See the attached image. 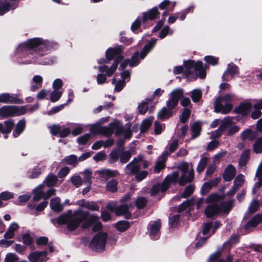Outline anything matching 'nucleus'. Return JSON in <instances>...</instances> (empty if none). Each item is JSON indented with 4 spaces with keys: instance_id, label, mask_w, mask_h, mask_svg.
Returning a JSON list of instances; mask_svg holds the SVG:
<instances>
[{
    "instance_id": "54",
    "label": "nucleus",
    "mask_w": 262,
    "mask_h": 262,
    "mask_svg": "<svg viewBox=\"0 0 262 262\" xmlns=\"http://www.w3.org/2000/svg\"><path fill=\"white\" fill-rule=\"evenodd\" d=\"M146 199L144 197L141 196L137 199L136 202V205L138 209H141L146 205Z\"/></svg>"
},
{
    "instance_id": "18",
    "label": "nucleus",
    "mask_w": 262,
    "mask_h": 262,
    "mask_svg": "<svg viewBox=\"0 0 262 262\" xmlns=\"http://www.w3.org/2000/svg\"><path fill=\"white\" fill-rule=\"evenodd\" d=\"M14 123L13 120H9L0 123V132L4 134L5 138L8 137V134H10L13 128Z\"/></svg>"
},
{
    "instance_id": "53",
    "label": "nucleus",
    "mask_w": 262,
    "mask_h": 262,
    "mask_svg": "<svg viewBox=\"0 0 262 262\" xmlns=\"http://www.w3.org/2000/svg\"><path fill=\"white\" fill-rule=\"evenodd\" d=\"M106 158V155L104 151H100L97 153L94 157L93 159L97 162L104 161Z\"/></svg>"
},
{
    "instance_id": "51",
    "label": "nucleus",
    "mask_w": 262,
    "mask_h": 262,
    "mask_svg": "<svg viewBox=\"0 0 262 262\" xmlns=\"http://www.w3.org/2000/svg\"><path fill=\"white\" fill-rule=\"evenodd\" d=\"M213 181L206 182L202 188V193L206 194L215 184H213Z\"/></svg>"
},
{
    "instance_id": "64",
    "label": "nucleus",
    "mask_w": 262,
    "mask_h": 262,
    "mask_svg": "<svg viewBox=\"0 0 262 262\" xmlns=\"http://www.w3.org/2000/svg\"><path fill=\"white\" fill-rule=\"evenodd\" d=\"M148 108V105L146 102H142L138 106V111L140 114H145Z\"/></svg>"
},
{
    "instance_id": "59",
    "label": "nucleus",
    "mask_w": 262,
    "mask_h": 262,
    "mask_svg": "<svg viewBox=\"0 0 262 262\" xmlns=\"http://www.w3.org/2000/svg\"><path fill=\"white\" fill-rule=\"evenodd\" d=\"M117 181H108L106 184V189L110 191L115 192L117 190Z\"/></svg>"
},
{
    "instance_id": "28",
    "label": "nucleus",
    "mask_w": 262,
    "mask_h": 262,
    "mask_svg": "<svg viewBox=\"0 0 262 262\" xmlns=\"http://www.w3.org/2000/svg\"><path fill=\"white\" fill-rule=\"evenodd\" d=\"M257 136L256 132H253L250 129H246L242 132L241 134V139L243 141L249 140L253 141Z\"/></svg>"
},
{
    "instance_id": "16",
    "label": "nucleus",
    "mask_w": 262,
    "mask_h": 262,
    "mask_svg": "<svg viewBox=\"0 0 262 262\" xmlns=\"http://www.w3.org/2000/svg\"><path fill=\"white\" fill-rule=\"evenodd\" d=\"M231 121L229 118H224L221 120V125L219 128L211 133V138H216L220 137L223 131L226 129L227 127L230 124Z\"/></svg>"
},
{
    "instance_id": "17",
    "label": "nucleus",
    "mask_w": 262,
    "mask_h": 262,
    "mask_svg": "<svg viewBox=\"0 0 262 262\" xmlns=\"http://www.w3.org/2000/svg\"><path fill=\"white\" fill-rule=\"evenodd\" d=\"M46 251L34 252L28 256V259L31 262H45L48 260Z\"/></svg>"
},
{
    "instance_id": "55",
    "label": "nucleus",
    "mask_w": 262,
    "mask_h": 262,
    "mask_svg": "<svg viewBox=\"0 0 262 262\" xmlns=\"http://www.w3.org/2000/svg\"><path fill=\"white\" fill-rule=\"evenodd\" d=\"M259 205V201L257 200H253L250 204L248 208V210L250 212L253 213L255 212Z\"/></svg>"
},
{
    "instance_id": "31",
    "label": "nucleus",
    "mask_w": 262,
    "mask_h": 262,
    "mask_svg": "<svg viewBox=\"0 0 262 262\" xmlns=\"http://www.w3.org/2000/svg\"><path fill=\"white\" fill-rule=\"evenodd\" d=\"M118 61L117 60H115L114 63L112 64V66L110 67V68L107 69V68L106 66H100L99 67V70L101 72H104L106 71V74L107 76L110 77L112 76L113 73L115 72V71L117 69V68L118 67Z\"/></svg>"
},
{
    "instance_id": "14",
    "label": "nucleus",
    "mask_w": 262,
    "mask_h": 262,
    "mask_svg": "<svg viewBox=\"0 0 262 262\" xmlns=\"http://www.w3.org/2000/svg\"><path fill=\"white\" fill-rule=\"evenodd\" d=\"M140 167L137 158L127 164L124 169V172L128 175H135L140 170Z\"/></svg>"
},
{
    "instance_id": "62",
    "label": "nucleus",
    "mask_w": 262,
    "mask_h": 262,
    "mask_svg": "<svg viewBox=\"0 0 262 262\" xmlns=\"http://www.w3.org/2000/svg\"><path fill=\"white\" fill-rule=\"evenodd\" d=\"M90 137V134H85L84 135L79 137L77 139V142L80 144L84 145L88 142Z\"/></svg>"
},
{
    "instance_id": "47",
    "label": "nucleus",
    "mask_w": 262,
    "mask_h": 262,
    "mask_svg": "<svg viewBox=\"0 0 262 262\" xmlns=\"http://www.w3.org/2000/svg\"><path fill=\"white\" fill-rule=\"evenodd\" d=\"M175 2L171 3L168 0H164L159 4V7L161 9H164L170 6L171 8L169 9V10L172 11L175 6Z\"/></svg>"
},
{
    "instance_id": "42",
    "label": "nucleus",
    "mask_w": 262,
    "mask_h": 262,
    "mask_svg": "<svg viewBox=\"0 0 262 262\" xmlns=\"http://www.w3.org/2000/svg\"><path fill=\"white\" fill-rule=\"evenodd\" d=\"M80 205L84 207L91 210L95 211L99 210V207L95 202H83Z\"/></svg>"
},
{
    "instance_id": "57",
    "label": "nucleus",
    "mask_w": 262,
    "mask_h": 262,
    "mask_svg": "<svg viewBox=\"0 0 262 262\" xmlns=\"http://www.w3.org/2000/svg\"><path fill=\"white\" fill-rule=\"evenodd\" d=\"M190 115V111L188 108L184 109L180 117L182 122H185L189 118Z\"/></svg>"
},
{
    "instance_id": "25",
    "label": "nucleus",
    "mask_w": 262,
    "mask_h": 262,
    "mask_svg": "<svg viewBox=\"0 0 262 262\" xmlns=\"http://www.w3.org/2000/svg\"><path fill=\"white\" fill-rule=\"evenodd\" d=\"M236 174L235 167L232 165H229L225 168L223 178L224 180H232Z\"/></svg>"
},
{
    "instance_id": "46",
    "label": "nucleus",
    "mask_w": 262,
    "mask_h": 262,
    "mask_svg": "<svg viewBox=\"0 0 262 262\" xmlns=\"http://www.w3.org/2000/svg\"><path fill=\"white\" fill-rule=\"evenodd\" d=\"M63 93V91H58L54 90L50 95V100L53 102H55L58 101L61 97Z\"/></svg>"
},
{
    "instance_id": "36",
    "label": "nucleus",
    "mask_w": 262,
    "mask_h": 262,
    "mask_svg": "<svg viewBox=\"0 0 262 262\" xmlns=\"http://www.w3.org/2000/svg\"><path fill=\"white\" fill-rule=\"evenodd\" d=\"M172 115L171 110H169L167 107H163L158 113V117L160 119L165 120L168 119Z\"/></svg>"
},
{
    "instance_id": "41",
    "label": "nucleus",
    "mask_w": 262,
    "mask_h": 262,
    "mask_svg": "<svg viewBox=\"0 0 262 262\" xmlns=\"http://www.w3.org/2000/svg\"><path fill=\"white\" fill-rule=\"evenodd\" d=\"M63 161L66 163H67L69 165H72L74 166H75L78 163L77 157L74 155H72L66 157L63 159Z\"/></svg>"
},
{
    "instance_id": "58",
    "label": "nucleus",
    "mask_w": 262,
    "mask_h": 262,
    "mask_svg": "<svg viewBox=\"0 0 262 262\" xmlns=\"http://www.w3.org/2000/svg\"><path fill=\"white\" fill-rule=\"evenodd\" d=\"M18 260L17 255L12 253H7L5 258V262H15Z\"/></svg>"
},
{
    "instance_id": "44",
    "label": "nucleus",
    "mask_w": 262,
    "mask_h": 262,
    "mask_svg": "<svg viewBox=\"0 0 262 262\" xmlns=\"http://www.w3.org/2000/svg\"><path fill=\"white\" fill-rule=\"evenodd\" d=\"M194 203V200L192 199L191 200H187L182 203L178 208V211L179 212H182L185 210L188 206H192Z\"/></svg>"
},
{
    "instance_id": "50",
    "label": "nucleus",
    "mask_w": 262,
    "mask_h": 262,
    "mask_svg": "<svg viewBox=\"0 0 262 262\" xmlns=\"http://www.w3.org/2000/svg\"><path fill=\"white\" fill-rule=\"evenodd\" d=\"M254 151L259 154L262 152V137L259 138L254 144Z\"/></svg>"
},
{
    "instance_id": "27",
    "label": "nucleus",
    "mask_w": 262,
    "mask_h": 262,
    "mask_svg": "<svg viewBox=\"0 0 262 262\" xmlns=\"http://www.w3.org/2000/svg\"><path fill=\"white\" fill-rule=\"evenodd\" d=\"M161 227V223L160 221H155L150 227V236L154 238H157L160 234V228Z\"/></svg>"
},
{
    "instance_id": "34",
    "label": "nucleus",
    "mask_w": 262,
    "mask_h": 262,
    "mask_svg": "<svg viewBox=\"0 0 262 262\" xmlns=\"http://www.w3.org/2000/svg\"><path fill=\"white\" fill-rule=\"evenodd\" d=\"M42 77L39 75H35L33 77V83L31 86V90L33 92L40 88L42 86Z\"/></svg>"
},
{
    "instance_id": "26",
    "label": "nucleus",
    "mask_w": 262,
    "mask_h": 262,
    "mask_svg": "<svg viewBox=\"0 0 262 262\" xmlns=\"http://www.w3.org/2000/svg\"><path fill=\"white\" fill-rule=\"evenodd\" d=\"M50 206L53 210L57 212L61 211L63 208V205L60 203V199L58 197L52 199L50 201Z\"/></svg>"
},
{
    "instance_id": "19",
    "label": "nucleus",
    "mask_w": 262,
    "mask_h": 262,
    "mask_svg": "<svg viewBox=\"0 0 262 262\" xmlns=\"http://www.w3.org/2000/svg\"><path fill=\"white\" fill-rule=\"evenodd\" d=\"M123 49L121 46H118L114 48H110L106 51V57L107 59L112 60L114 57H116L118 59L121 60L122 57L120 54Z\"/></svg>"
},
{
    "instance_id": "38",
    "label": "nucleus",
    "mask_w": 262,
    "mask_h": 262,
    "mask_svg": "<svg viewBox=\"0 0 262 262\" xmlns=\"http://www.w3.org/2000/svg\"><path fill=\"white\" fill-rule=\"evenodd\" d=\"M15 99L9 94L5 93L0 95V103H14Z\"/></svg>"
},
{
    "instance_id": "15",
    "label": "nucleus",
    "mask_w": 262,
    "mask_h": 262,
    "mask_svg": "<svg viewBox=\"0 0 262 262\" xmlns=\"http://www.w3.org/2000/svg\"><path fill=\"white\" fill-rule=\"evenodd\" d=\"M134 205L132 203L129 205L123 204L116 208L115 212L118 215H125V218L129 219L130 217V211Z\"/></svg>"
},
{
    "instance_id": "48",
    "label": "nucleus",
    "mask_w": 262,
    "mask_h": 262,
    "mask_svg": "<svg viewBox=\"0 0 262 262\" xmlns=\"http://www.w3.org/2000/svg\"><path fill=\"white\" fill-rule=\"evenodd\" d=\"M194 187L192 185H189L188 186H187L183 192V193L182 194L181 196L183 198H186L188 196H189L191 194H192V193L194 191Z\"/></svg>"
},
{
    "instance_id": "12",
    "label": "nucleus",
    "mask_w": 262,
    "mask_h": 262,
    "mask_svg": "<svg viewBox=\"0 0 262 262\" xmlns=\"http://www.w3.org/2000/svg\"><path fill=\"white\" fill-rule=\"evenodd\" d=\"M238 74V70L237 67L233 63H230L228 65V68L226 71L223 75V79L225 81H229L235 75Z\"/></svg>"
},
{
    "instance_id": "49",
    "label": "nucleus",
    "mask_w": 262,
    "mask_h": 262,
    "mask_svg": "<svg viewBox=\"0 0 262 262\" xmlns=\"http://www.w3.org/2000/svg\"><path fill=\"white\" fill-rule=\"evenodd\" d=\"M152 119H146L144 120L141 125V131L145 132L147 130L150 126L151 125Z\"/></svg>"
},
{
    "instance_id": "1",
    "label": "nucleus",
    "mask_w": 262,
    "mask_h": 262,
    "mask_svg": "<svg viewBox=\"0 0 262 262\" xmlns=\"http://www.w3.org/2000/svg\"><path fill=\"white\" fill-rule=\"evenodd\" d=\"M85 215L81 210H77L72 213L69 211L67 214H63L57 220L59 225L67 224L68 230L73 231L77 228Z\"/></svg>"
},
{
    "instance_id": "9",
    "label": "nucleus",
    "mask_w": 262,
    "mask_h": 262,
    "mask_svg": "<svg viewBox=\"0 0 262 262\" xmlns=\"http://www.w3.org/2000/svg\"><path fill=\"white\" fill-rule=\"evenodd\" d=\"M183 90L180 88L173 90L169 94V99L166 101V106L169 110H172L177 106L179 100L183 97Z\"/></svg>"
},
{
    "instance_id": "60",
    "label": "nucleus",
    "mask_w": 262,
    "mask_h": 262,
    "mask_svg": "<svg viewBox=\"0 0 262 262\" xmlns=\"http://www.w3.org/2000/svg\"><path fill=\"white\" fill-rule=\"evenodd\" d=\"M179 214L174 215L172 217L169 218V225L171 227H175L178 224L179 221Z\"/></svg>"
},
{
    "instance_id": "6",
    "label": "nucleus",
    "mask_w": 262,
    "mask_h": 262,
    "mask_svg": "<svg viewBox=\"0 0 262 262\" xmlns=\"http://www.w3.org/2000/svg\"><path fill=\"white\" fill-rule=\"evenodd\" d=\"M184 65V67L186 69L187 75L190 74L191 70L194 69L200 78L204 79L206 77V72L202 62L198 61L194 62V61L188 60L185 61Z\"/></svg>"
},
{
    "instance_id": "43",
    "label": "nucleus",
    "mask_w": 262,
    "mask_h": 262,
    "mask_svg": "<svg viewBox=\"0 0 262 262\" xmlns=\"http://www.w3.org/2000/svg\"><path fill=\"white\" fill-rule=\"evenodd\" d=\"M191 93V98L194 102H198L202 97V92L200 89H195Z\"/></svg>"
},
{
    "instance_id": "32",
    "label": "nucleus",
    "mask_w": 262,
    "mask_h": 262,
    "mask_svg": "<svg viewBox=\"0 0 262 262\" xmlns=\"http://www.w3.org/2000/svg\"><path fill=\"white\" fill-rule=\"evenodd\" d=\"M262 223L261 215L257 214L250 220L246 225L245 228L249 229L251 227H255L259 223Z\"/></svg>"
},
{
    "instance_id": "63",
    "label": "nucleus",
    "mask_w": 262,
    "mask_h": 262,
    "mask_svg": "<svg viewBox=\"0 0 262 262\" xmlns=\"http://www.w3.org/2000/svg\"><path fill=\"white\" fill-rule=\"evenodd\" d=\"M140 167L142 165L143 168H147L149 165V162L144 159V157L142 156H139L137 157Z\"/></svg>"
},
{
    "instance_id": "22",
    "label": "nucleus",
    "mask_w": 262,
    "mask_h": 262,
    "mask_svg": "<svg viewBox=\"0 0 262 262\" xmlns=\"http://www.w3.org/2000/svg\"><path fill=\"white\" fill-rule=\"evenodd\" d=\"M205 214L207 217H212L219 214V207L216 204H211L207 206L205 210Z\"/></svg>"
},
{
    "instance_id": "61",
    "label": "nucleus",
    "mask_w": 262,
    "mask_h": 262,
    "mask_svg": "<svg viewBox=\"0 0 262 262\" xmlns=\"http://www.w3.org/2000/svg\"><path fill=\"white\" fill-rule=\"evenodd\" d=\"M131 157L130 152L126 151L123 152L120 156V161L123 163H125L129 161Z\"/></svg>"
},
{
    "instance_id": "20",
    "label": "nucleus",
    "mask_w": 262,
    "mask_h": 262,
    "mask_svg": "<svg viewBox=\"0 0 262 262\" xmlns=\"http://www.w3.org/2000/svg\"><path fill=\"white\" fill-rule=\"evenodd\" d=\"M168 155L167 151H164L159 157L158 161L155 164L154 171L156 173H158L160 171L163 169L165 166V162L167 157Z\"/></svg>"
},
{
    "instance_id": "11",
    "label": "nucleus",
    "mask_w": 262,
    "mask_h": 262,
    "mask_svg": "<svg viewBox=\"0 0 262 262\" xmlns=\"http://www.w3.org/2000/svg\"><path fill=\"white\" fill-rule=\"evenodd\" d=\"M99 217L95 214H92L89 217L88 221L86 223H83L82 225L83 228H86L90 227L92 224H94L92 228V230L94 232H96L101 229L102 224L100 222H98Z\"/></svg>"
},
{
    "instance_id": "33",
    "label": "nucleus",
    "mask_w": 262,
    "mask_h": 262,
    "mask_svg": "<svg viewBox=\"0 0 262 262\" xmlns=\"http://www.w3.org/2000/svg\"><path fill=\"white\" fill-rule=\"evenodd\" d=\"M26 127V122L24 120H20L16 125L15 128L13 132V136L16 138L24 130Z\"/></svg>"
},
{
    "instance_id": "4",
    "label": "nucleus",
    "mask_w": 262,
    "mask_h": 262,
    "mask_svg": "<svg viewBox=\"0 0 262 262\" xmlns=\"http://www.w3.org/2000/svg\"><path fill=\"white\" fill-rule=\"evenodd\" d=\"M233 95L227 94L224 97H219L214 102V110L216 113L224 114L229 113L232 109L233 105L229 103L233 99Z\"/></svg>"
},
{
    "instance_id": "52",
    "label": "nucleus",
    "mask_w": 262,
    "mask_h": 262,
    "mask_svg": "<svg viewBox=\"0 0 262 262\" xmlns=\"http://www.w3.org/2000/svg\"><path fill=\"white\" fill-rule=\"evenodd\" d=\"M220 199V196L216 194H211L208 196L206 200L207 203L215 204V202L218 201Z\"/></svg>"
},
{
    "instance_id": "56",
    "label": "nucleus",
    "mask_w": 262,
    "mask_h": 262,
    "mask_svg": "<svg viewBox=\"0 0 262 262\" xmlns=\"http://www.w3.org/2000/svg\"><path fill=\"white\" fill-rule=\"evenodd\" d=\"M119 157V151L117 150H113L110 154V162L111 163L115 162L118 159Z\"/></svg>"
},
{
    "instance_id": "13",
    "label": "nucleus",
    "mask_w": 262,
    "mask_h": 262,
    "mask_svg": "<svg viewBox=\"0 0 262 262\" xmlns=\"http://www.w3.org/2000/svg\"><path fill=\"white\" fill-rule=\"evenodd\" d=\"M95 174H98L100 178L110 179L117 178L119 173L116 170L103 169L96 171Z\"/></svg>"
},
{
    "instance_id": "23",
    "label": "nucleus",
    "mask_w": 262,
    "mask_h": 262,
    "mask_svg": "<svg viewBox=\"0 0 262 262\" xmlns=\"http://www.w3.org/2000/svg\"><path fill=\"white\" fill-rule=\"evenodd\" d=\"M159 14L160 13L158 10V8L157 7L153 8L150 10L147 11L146 13H144L143 16V21L145 22L149 20H152L157 18Z\"/></svg>"
},
{
    "instance_id": "3",
    "label": "nucleus",
    "mask_w": 262,
    "mask_h": 262,
    "mask_svg": "<svg viewBox=\"0 0 262 262\" xmlns=\"http://www.w3.org/2000/svg\"><path fill=\"white\" fill-rule=\"evenodd\" d=\"M156 42V39L152 38L149 43L146 45L143 50L141 52L140 57L139 52H137L134 53L130 60H126L121 64L120 68L124 69L127 64L130 67H134L137 66L141 59H143L147 54L149 51L154 47Z\"/></svg>"
},
{
    "instance_id": "24",
    "label": "nucleus",
    "mask_w": 262,
    "mask_h": 262,
    "mask_svg": "<svg viewBox=\"0 0 262 262\" xmlns=\"http://www.w3.org/2000/svg\"><path fill=\"white\" fill-rule=\"evenodd\" d=\"M169 181H163V183L154 185L150 190L151 195L156 194L160 190L164 191L169 187Z\"/></svg>"
},
{
    "instance_id": "30",
    "label": "nucleus",
    "mask_w": 262,
    "mask_h": 262,
    "mask_svg": "<svg viewBox=\"0 0 262 262\" xmlns=\"http://www.w3.org/2000/svg\"><path fill=\"white\" fill-rule=\"evenodd\" d=\"M191 131L192 132L191 139H193L198 137L202 130L201 125L200 122L196 121L190 125Z\"/></svg>"
},
{
    "instance_id": "40",
    "label": "nucleus",
    "mask_w": 262,
    "mask_h": 262,
    "mask_svg": "<svg viewBox=\"0 0 262 262\" xmlns=\"http://www.w3.org/2000/svg\"><path fill=\"white\" fill-rule=\"evenodd\" d=\"M129 227V223L125 221H119L116 224V228L120 232H123L126 230Z\"/></svg>"
},
{
    "instance_id": "37",
    "label": "nucleus",
    "mask_w": 262,
    "mask_h": 262,
    "mask_svg": "<svg viewBox=\"0 0 262 262\" xmlns=\"http://www.w3.org/2000/svg\"><path fill=\"white\" fill-rule=\"evenodd\" d=\"M225 118H229L230 119L231 123L229 126L227 127L226 129L228 130V135L229 136H232L235 133H237L239 129V127L237 125H233V118L230 117H227Z\"/></svg>"
},
{
    "instance_id": "5",
    "label": "nucleus",
    "mask_w": 262,
    "mask_h": 262,
    "mask_svg": "<svg viewBox=\"0 0 262 262\" xmlns=\"http://www.w3.org/2000/svg\"><path fill=\"white\" fill-rule=\"evenodd\" d=\"M178 168L181 172L179 180H193L194 177V170L192 163L182 161Z\"/></svg>"
},
{
    "instance_id": "10",
    "label": "nucleus",
    "mask_w": 262,
    "mask_h": 262,
    "mask_svg": "<svg viewBox=\"0 0 262 262\" xmlns=\"http://www.w3.org/2000/svg\"><path fill=\"white\" fill-rule=\"evenodd\" d=\"M20 0H0V15L15 9Z\"/></svg>"
},
{
    "instance_id": "8",
    "label": "nucleus",
    "mask_w": 262,
    "mask_h": 262,
    "mask_svg": "<svg viewBox=\"0 0 262 262\" xmlns=\"http://www.w3.org/2000/svg\"><path fill=\"white\" fill-rule=\"evenodd\" d=\"M46 45L45 41L42 40L40 38H35L20 44L18 48V50L27 51L38 47L40 49Z\"/></svg>"
},
{
    "instance_id": "39",
    "label": "nucleus",
    "mask_w": 262,
    "mask_h": 262,
    "mask_svg": "<svg viewBox=\"0 0 262 262\" xmlns=\"http://www.w3.org/2000/svg\"><path fill=\"white\" fill-rule=\"evenodd\" d=\"M249 157V150H246L244 151L241 155L239 161V165L243 167L247 164Z\"/></svg>"
},
{
    "instance_id": "21",
    "label": "nucleus",
    "mask_w": 262,
    "mask_h": 262,
    "mask_svg": "<svg viewBox=\"0 0 262 262\" xmlns=\"http://www.w3.org/2000/svg\"><path fill=\"white\" fill-rule=\"evenodd\" d=\"M252 107V104L249 102H245L241 103L239 106L235 107L234 111L242 115L246 116L249 114Z\"/></svg>"
},
{
    "instance_id": "35",
    "label": "nucleus",
    "mask_w": 262,
    "mask_h": 262,
    "mask_svg": "<svg viewBox=\"0 0 262 262\" xmlns=\"http://www.w3.org/2000/svg\"><path fill=\"white\" fill-rule=\"evenodd\" d=\"M44 188L42 185L38 186L34 190V195L33 199L34 201H38L41 198L43 199L44 196Z\"/></svg>"
},
{
    "instance_id": "7",
    "label": "nucleus",
    "mask_w": 262,
    "mask_h": 262,
    "mask_svg": "<svg viewBox=\"0 0 262 262\" xmlns=\"http://www.w3.org/2000/svg\"><path fill=\"white\" fill-rule=\"evenodd\" d=\"M107 234L105 233H99L92 239L90 247L94 250L102 251L104 249Z\"/></svg>"
},
{
    "instance_id": "2",
    "label": "nucleus",
    "mask_w": 262,
    "mask_h": 262,
    "mask_svg": "<svg viewBox=\"0 0 262 262\" xmlns=\"http://www.w3.org/2000/svg\"><path fill=\"white\" fill-rule=\"evenodd\" d=\"M38 107V104L29 107L28 106H4L0 108V116L5 118L20 116L26 113L28 110L34 111L37 110Z\"/></svg>"
},
{
    "instance_id": "29",
    "label": "nucleus",
    "mask_w": 262,
    "mask_h": 262,
    "mask_svg": "<svg viewBox=\"0 0 262 262\" xmlns=\"http://www.w3.org/2000/svg\"><path fill=\"white\" fill-rule=\"evenodd\" d=\"M233 206V201L230 200L227 202L222 203L219 207V214L224 213L228 214L231 210Z\"/></svg>"
},
{
    "instance_id": "45",
    "label": "nucleus",
    "mask_w": 262,
    "mask_h": 262,
    "mask_svg": "<svg viewBox=\"0 0 262 262\" xmlns=\"http://www.w3.org/2000/svg\"><path fill=\"white\" fill-rule=\"evenodd\" d=\"M207 162H208V158H207L203 157L202 158H201V159L199 161V162L198 164V166H197V168H196L197 171L199 173L202 172L204 170L205 167L206 166Z\"/></svg>"
}]
</instances>
